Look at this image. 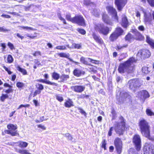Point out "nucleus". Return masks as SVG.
Instances as JSON below:
<instances>
[{
  "label": "nucleus",
  "mask_w": 154,
  "mask_h": 154,
  "mask_svg": "<svg viewBox=\"0 0 154 154\" xmlns=\"http://www.w3.org/2000/svg\"><path fill=\"white\" fill-rule=\"evenodd\" d=\"M1 16L2 17H4L7 18H10L11 17L10 16L4 14H2Z\"/></svg>",
  "instance_id": "69168bd1"
},
{
  "label": "nucleus",
  "mask_w": 154,
  "mask_h": 154,
  "mask_svg": "<svg viewBox=\"0 0 154 154\" xmlns=\"http://www.w3.org/2000/svg\"><path fill=\"white\" fill-rule=\"evenodd\" d=\"M142 71L143 73L146 74H148L150 71L149 68L145 66L142 67Z\"/></svg>",
  "instance_id": "72a5a7b5"
},
{
  "label": "nucleus",
  "mask_w": 154,
  "mask_h": 154,
  "mask_svg": "<svg viewBox=\"0 0 154 154\" xmlns=\"http://www.w3.org/2000/svg\"><path fill=\"white\" fill-rule=\"evenodd\" d=\"M144 21L146 23L151 24L152 21V16L151 12L146 13H145L144 15Z\"/></svg>",
  "instance_id": "dca6fc26"
},
{
  "label": "nucleus",
  "mask_w": 154,
  "mask_h": 154,
  "mask_svg": "<svg viewBox=\"0 0 154 154\" xmlns=\"http://www.w3.org/2000/svg\"><path fill=\"white\" fill-rule=\"evenodd\" d=\"M139 125L143 135L149 138L150 130L148 123L145 120L142 119L140 121Z\"/></svg>",
  "instance_id": "f03ea898"
},
{
  "label": "nucleus",
  "mask_w": 154,
  "mask_h": 154,
  "mask_svg": "<svg viewBox=\"0 0 154 154\" xmlns=\"http://www.w3.org/2000/svg\"><path fill=\"white\" fill-rule=\"evenodd\" d=\"M72 21V23H77L79 25L84 26L85 24L84 20L81 15L75 16Z\"/></svg>",
  "instance_id": "9d476101"
},
{
  "label": "nucleus",
  "mask_w": 154,
  "mask_h": 154,
  "mask_svg": "<svg viewBox=\"0 0 154 154\" xmlns=\"http://www.w3.org/2000/svg\"><path fill=\"white\" fill-rule=\"evenodd\" d=\"M92 36L94 40L98 43L102 44L103 43V41L100 37L95 33H93Z\"/></svg>",
  "instance_id": "a211bd4d"
},
{
  "label": "nucleus",
  "mask_w": 154,
  "mask_h": 154,
  "mask_svg": "<svg viewBox=\"0 0 154 154\" xmlns=\"http://www.w3.org/2000/svg\"><path fill=\"white\" fill-rule=\"evenodd\" d=\"M128 46V44H124L123 45H117V48L118 50H120L124 48H127Z\"/></svg>",
  "instance_id": "4c0bfd02"
},
{
  "label": "nucleus",
  "mask_w": 154,
  "mask_h": 154,
  "mask_svg": "<svg viewBox=\"0 0 154 154\" xmlns=\"http://www.w3.org/2000/svg\"><path fill=\"white\" fill-rule=\"evenodd\" d=\"M57 15V16H58V18L60 19V20L62 21L63 22V23L64 24H66V21L65 20V19L64 18H63L61 17V14L60 13H58Z\"/></svg>",
  "instance_id": "58836bf2"
},
{
  "label": "nucleus",
  "mask_w": 154,
  "mask_h": 154,
  "mask_svg": "<svg viewBox=\"0 0 154 154\" xmlns=\"http://www.w3.org/2000/svg\"><path fill=\"white\" fill-rule=\"evenodd\" d=\"M37 82H42V83H45L47 84H49L51 85H55L56 86H57V84L54 82H52L49 81L48 80H45L43 79H40L39 80H36Z\"/></svg>",
  "instance_id": "5701e85b"
},
{
  "label": "nucleus",
  "mask_w": 154,
  "mask_h": 154,
  "mask_svg": "<svg viewBox=\"0 0 154 154\" xmlns=\"http://www.w3.org/2000/svg\"><path fill=\"white\" fill-rule=\"evenodd\" d=\"M36 86L37 88L39 89L38 90L41 91L42 90L44 89L43 86L41 84H37L36 85Z\"/></svg>",
  "instance_id": "a19ab883"
},
{
  "label": "nucleus",
  "mask_w": 154,
  "mask_h": 154,
  "mask_svg": "<svg viewBox=\"0 0 154 154\" xmlns=\"http://www.w3.org/2000/svg\"><path fill=\"white\" fill-rule=\"evenodd\" d=\"M106 9L108 12L112 15V18H114L115 21L118 22V17L116 10L113 7L110 6H107Z\"/></svg>",
  "instance_id": "9b49d317"
},
{
  "label": "nucleus",
  "mask_w": 154,
  "mask_h": 154,
  "mask_svg": "<svg viewBox=\"0 0 154 154\" xmlns=\"http://www.w3.org/2000/svg\"><path fill=\"white\" fill-rule=\"evenodd\" d=\"M114 144L118 154H120L122 149V142L120 138H117L114 140Z\"/></svg>",
  "instance_id": "6e6552de"
},
{
  "label": "nucleus",
  "mask_w": 154,
  "mask_h": 154,
  "mask_svg": "<svg viewBox=\"0 0 154 154\" xmlns=\"http://www.w3.org/2000/svg\"><path fill=\"white\" fill-rule=\"evenodd\" d=\"M102 20L106 24L112 26V23L110 20L107 15L106 14H103L102 15Z\"/></svg>",
  "instance_id": "f3484780"
},
{
  "label": "nucleus",
  "mask_w": 154,
  "mask_h": 154,
  "mask_svg": "<svg viewBox=\"0 0 154 154\" xmlns=\"http://www.w3.org/2000/svg\"><path fill=\"white\" fill-rule=\"evenodd\" d=\"M140 83L136 79H132L129 80L128 83V85L129 88L133 91L136 87H139L140 86Z\"/></svg>",
  "instance_id": "423d86ee"
},
{
  "label": "nucleus",
  "mask_w": 154,
  "mask_h": 154,
  "mask_svg": "<svg viewBox=\"0 0 154 154\" xmlns=\"http://www.w3.org/2000/svg\"><path fill=\"white\" fill-rule=\"evenodd\" d=\"M111 113L112 114V120H113L115 119L116 117V112L113 109Z\"/></svg>",
  "instance_id": "3c124183"
},
{
  "label": "nucleus",
  "mask_w": 154,
  "mask_h": 154,
  "mask_svg": "<svg viewBox=\"0 0 154 154\" xmlns=\"http://www.w3.org/2000/svg\"><path fill=\"white\" fill-rule=\"evenodd\" d=\"M8 45L10 48L12 50L14 49V46L10 42H8Z\"/></svg>",
  "instance_id": "13d9d810"
},
{
  "label": "nucleus",
  "mask_w": 154,
  "mask_h": 154,
  "mask_svg": "<svg viewBox=\"0 0 154 154\" xmlns=\"http://www.w3.org/2000/svg\"><path fill=\"white\" fill-rule=\"evenodd\" d=\"M119 36L114 32H113L110 35L109 39L111 42L116 40Z\"/></svg>",
  "instance_id": "a878e982"
},
{
  "label": "nucleus",
  "mask_w": 154,
  "mask_h": 154,
  "mask_svg": "<svg viewBox=\"0 0 154 154\" xmlns=\"http://www.w3.org/2000/svg\"><path fill=\"white\" fill-rule=\"evenodd\" d=\"M71 88L75 92L77 93H81L84 91L85 87L84 86L75 85L71 87Z\"/></svg>",
  "instance_id": "4468645a"
},
{
  "label": "nucleus",
  "mask_w": 154,
  "mask_h": 154,
  "mask_svg": "<svg viewBox=\"0 0 154 154\" xmlns=\"http://www.w3.org/2000/svg\"><path fill=\"white\" fill-rule=\"evenodd\" d=\"M95 30L99 33L104 35H107L111 30L109 28L105 26L103 23H98L95 25L94 26Z\"/></svg>",
  "instance_id": "20e7f679"
},
{
  "label": "nucleus",
  "mask_w": 154,
  "mask_h": 154,
  "mask_svg": "<svg viewBox=\"0 0 154 154\" xmlns=\"http://www.w3.org/2000/svg\"><path fill=\"white\" fill-rule=\"evenodd\" d=\"M78 110H79V112H80L82 114L84 115H86V113L82 109L79 108Z\"/></svg>",
  "instance_id": "6e6d98bb"
},
{
  "label": "nucleus",
  "mask_w": 154,
  "mask_h": 154,
  "mask_svg": "<svg viewBox=\"0 0 154 154\" xmlns=\"http://www.w3.org/2000/svg\"><path fill=\"white\" fill-rule=\"evenodd\" d=\"M132 142L137 151H139L141 147V140L139 135H135L133 137Z\"/></svg>",
  "instance_id": "0eeeda50"
},
{
  "label": "nucleus",
  "mask_w": 154,
  "mask_h": 154,
  "mask_svg": "<svg viewBox=\"0 0 154 154\" xmlns=\"http://www.w3.org/2000/svg\"><path fill=\"white\" fill-rule=\"evenodd\" d=\"M88 59L89 60V61L91 62L92 63L97 64L98 63V61L93 60L90 58H88Z\"/></svg>",
  "instance_id": "4d7b16f0"
},
{
  "label": "nucleus",
  "mask_w": 154,
  "mask_h": 154,
  "mask_svg": "<svg viewBox=\"0 0 154 154\" xmlns=\"http://www.w3.org/2000/svg\"><path fill=\"white\" fill-rule=\"evenodd\" d=\"M41 91L38 90H36L33 94V97L36 96L37 94H39L41 93Z\"/></svg>",
  "instance_id": "680f3d73"
},
{
  "label": "nucleus",
  "mask_w": 154,
  "mask_h": 154,
  "mask_svg": "<svg viewBox=\"0 0 154 154\" xmlns=\"http://www.w3.org/2000/svg\"><path fill=\"white\" fill-rule=\"evenodd\" d=\"M17 143L18 144V146L21 148L26 147L28 145L27 143L22 141H19Z\"/></svg>",
  "instance_id": "c85d7f7f"
},
{
  "label": "nucleus",
  "mask_w": 154,
  "mask_h": 154,
  "mask_svg": "<svg viewBox=\"0 0 154 154\" xmlns=\"http://www.w3.org/2000/svg\"><path fill=\"white\" fill-rule=\"evenodd\" d=\"M127 56V53H123L120 54V56L119 57V61H121L123 59L126 58Z\"/></svg>",
  "instance_id": "e433bc0d"
},
{
  "label": "nucleus",
  "mask_w": 154,
  "mask_h": 154,
  "mask_svg": "<svg viewBox=\"0 0 154 154\" xmlns=\"http://www.w3.org/2000/svg\"><path fill=\"white\" fill-rule=\"evenodd\" d=\"M74 47L75 48L79 49L81 48V45L80 44H74Z\"/></svg>",
  "instance_id": "338daca9"
},
{
  "label": "nucleus",
  "mask_w": 154,
  "mask_h": 154,
  "mask_svg": "<svg viewBox=\"0 0 154 154\" xmlns=\"http://www.w3.org/2000/svg\"><path fill=\"white\" fill-rule=\"evenodd\" d=\"M58 55L61 57H65L68 58L69 57V54H66L65 53H59Z\"/></svg>",
  "instance_id": "ea45409f"
},
{
  "label": "nucleus",
  "mask_w": 154,
  "mask_h": 154,
  "mask_svg": "<svg viewBox=\"0 0 154 154\" xmlns=\"http://www.w3.org/2000/svg\"><path fill=\"white\" fill-rule=\"evenodd\" d=\"M89 97V95H86L85 94H83L81 95L80 96H79V97L80 98H88Z\"/></svg>",
  "instance_id": "052dcab7"
},
{
  "label": "nucleus",
  "mask_w": 154,
  "mask_h": 154,
  "mask_svg": "<svg viewBox=\"0 0 154 154\" xmlns=\"http://www.w3.org/2000/svg\"><path fill=\"white\" fill-rule=\"evenodd\" d=\"M130 97V96L128 93L125 91L121 92L120 93L119 97V99H117L119 101L118 104L122 103L125 99H129Z\"/></svg>",
  "instance_id": "f8f14e48"
},
{
  "label": "nucleus",
  "mask_w": 154,
  "mask_h": 154,
  "mask_svg": "<svg viewBox=\"0 0 154 154\" xmlns=\"http://www.w3.org/2000/svg\"><path fill=\"white\" fill-rule=\"evenodd\" d=\"M16 151L21 154H31L28 152L27 150L26 149H16Z\"/></svg>",
  "instance_id": "7c9ffc66"
},
{
  "label": "nucleus",
  "mask_w": 154,
  "mask_h": 154,
  "mask_svg": "<svg viewBox=\"0 0 154 154\" xmlns=\"http://www.w3.org/2000/svg\"><path fill=\"white\" fill-rule=\"evenodd\" d=\"M8 97V95L7 94H3L1 97V100L2 101H4Z\"/></svg>",
  "instance_id": "09e8293b"
},
{
  "label": "nucleus",
  "mask_w": 154,
  "mask_h": 154,
  "mask_svg": "<svg viewBox=\"0 0 154 154\" xmlns=\"http://www.w3.org/2000/svg\"><path fill=\"white\" fill-rule=\"evenodd\" d=\"M101 147L102 148H103L104 149V150H106V140L105 139H103V140L102 143Z\"/></svg>",
  "instance_id": "79ce46f5"
},
{
  "label": "nucleus",
  "mask_w": 154,
  "mask_h": 154,
  "mask_svg": "<svg viewBox=\"0 0 154 154\" xmlns=\"http://www.w3.org/2000/svg\"><path fill=\"white\" fill-rule=\"evenodd\" d=\"M55 48L57 49L64 50L66 49V47L64 45L58 46L56 47Z\"/></svg>",
  "instance_id": "49530a36"
},
{
  "label": "nucleus",
  "mask_w": 154,
  "mask_h": 154,
  "mask_svg": "<svg viewBox=\"0 0 154 154\" xmlns=\"http://www.w3.org/2000/svg\"><path fill=\"white\" fill-rule=\"evenodd\" d=\"M69 78V76L67 75L63 74L60 77V82H64L67 81Z\"/></svg>",
  "instance_id": "bb28decb"
},
{
  "label": "nucleus",
  "mask_w": 154,
  "mask_h": 154,
  "mask_svg": "<svg viewBox=\"0 0 154 154\" xmlns=\"http://www.w3.org/2000/svg\"><path fill=\"white\" fill-rule=\"evenodd\" d=\"M64 105L67 108H69L74 106L73 101L70 99H69L65 102Z\"/></svg>",
  "instance_id": "b1692460"
},
{
  "label": "nucleus",
  "mask_w": 154,
  "mask_h": 154,
  "mask_svg": "<svg viewBox=\"0 0 154 154\" xmlns=\"http://www.w3.org/2000/svg\"><path fill=\"white\" fill-rule=\"evenodd\" d=\"M146 41L152 48H154V41L148 36H146Z\"/></svg>",
  "instance_id": "cd10ccee"
},
{
  "label": "nucleus",
  "mask_w": 154,
  "mask_h": 154,
  "mask_svg": "<svg viewBox=\"0 0 154 154\" xmlns=\"http://www.w3.org/2000/svg\"><path fill=\"white\" fill-rule=\"evenodd\" d=\"M80 60L82 63L85 65H90V64H89L88 62L85 60V58L83 57H81Z\"/></svg>",
  "instance_id": "c9c22d12"
},
{
  "label": "nucleus",
  "mask_w": 154,
  "mask_h": 154,
  "mask_svg": "<svg viewBox=\"0 0 154 154\" xmlns=\"http://www.w3.org/2000/svg\"><path fill=\"white\" fill-rule=\"evenodd\" d=\"M12 136L19 135V134L16 132V131H11L10 134Z\"/></svg>",
  "instance_id": "864d4df0"
},
{
  "label": "nucleus",
  "mask_w": 154,
  "mask_h": 154,
  "mask_svg": "<svg viewBox=\"0 0 154 154\" xmlns=\"http://www.w3.org/2000/svg\"><path fill=\"white\" fill-rule=\"evenodd\" d=\"M149 4L152 6H154V0H147Z\"/></svg>",
  "instance_id": "bf43d9fd"
},
{
  "label": "nucleus",
  "mask_w": 154,
  "mask_h": 154,
  "mask_svg": "<svg viewBox=\"0 0 154 154\" xmlns=\"http://www.w3.org/2000/svg\"><path fill=\"white\" fill-rule=\"evenodd\" d=\"M138 29L141 31H143L145 29L144 26L142 25L139 26L138 27Z\"/></svg>",
  "instance_id": "5fc2aeb1"
},
{
  "label": "nucleus",
  "mask_w": 154,
  "mask_h": 154,
  "mask_svg": "<svg viewBox=\"0 0 154 154\" xmlns=\"http://www.w3.org/2000/svg\"><path fill=\"white\" fill-rule=\"evenodd\" d=\"M146 112L147 116H154V112H153L151 109H147Z\"/></svg>",
  "instance_id": "f704fd0d"
},
{
  "label": "nucleus",
  "mask_w": 154,
  "mask_h": 154,
  "mask_svg": "<svg viewBox=\"0 0 154 154\" xmlns=\"http://www.w3.org/2000/svg\"><path fill=\"white\" fill-rule=\"evenodd\" d=\"M73 73L75 76L79 77L82 75H84L85 73V72L83 70L76 68L74 70Z\"/></svg>",
  "instance_id": "6ab92c4d"
},
{
  "label": "nucleus",
  "mask_w": 154,
  "mask_h": 154,
  "mask_svg": "<svg viewBox=\"0 0 154 154\" xmlns=\"http://www.w3.org/2000/svg\"><path fill=\"white\" fill-rule=\"evenodd\" d=\"M7 60L8 62L9 63H12L13 61V57L10 55H9L8 56Z\"/></svg>",
  "instance_id": "de8ad7c7"
},
{
  "label": "nucleus",
  "mask_w": 154,
  "mask_h": 154,
  "mask_svg": "<svg viewBox=\"0 0 154 154\" xmlns=\"http://www.w3.org/2000/svg\"><path fill=\"white\" fill-rule=\"evenodd\" d=\"M66 20L68 21H70L72 22V21L73 20V17L71 18V15L69 14L66 15Z\"/></svg>",
  "instance_id": "37998d69"
},
{
  "label": "nucleus",
  "mask_w": 154,
  "mask_h": 154,
  "mask_svg": "<svg viewBox=\"0 0 154 154\" xmlns=\"http://www.w3.org/2000/svg\"><path fill=\"white\" fill-rule=\"evenodd\" d=\"M125 41L131 43L134 39V37L130 33H128L125 37Z\"/></svg>",
  "instance_id": "4be33fe9"
},
{
  "label": "nucleus",
  "mask_w": 154,
  "mask_h": 154,
  "mask_svg": "<svg viewBox=\"0 0 154 154\" xmlns=\"http://www.w3.org/2000/svg\"><path fill=\"white\" fill-rule=\"evenodd\" d=\"M52 76L53 78L56 80H57L60 77L58 73L55 72L52 73Z\"/></svg>",
  "instance_id": "473e14b6"
},
{
  "label": "nucleus",
  "mask_w": 154,
  "mask_h": 154,
  "mask_svg": "<svg viewBox=\"0 0 154 154\" xmlns=\"http://www.w3.org/2000/svg\"><path fill=\"white\" fill-rule=\"evenodd\" d=\"M84 4L86 5H94V3L93 2H90V0H84Z\"/></svg>",
  "instance_id": "c03bdc74"
},
{
  "label": "nucleus",
  "mask_w": 154,
  "mask_h": 154,
  "mask_svg": "<svg viewBox=\"0 0 154 154\" xmlns=\"http://www.w3.org/2000/svg\"><path fill=\"white\" fill-rule=\"evenodd\" d=\"M122 26L124 28H126L129 25V23L128 19L125 16L122 18Z\"/></svg>",
  "instance_id": "aec40b11"
},
{
  "label": "nucleus",
  "mask_w": 154,
  "mask_h": 154,
  "mask_svg": "<svg viewBox=\"0 0 154 154\" xmlns=\"http://www.w3.org/2000/svg\"><path fill=\"white\" fill-rule=\"evenodd\" d=\"M56 99L60 102L62 101L63 99L62 97L59 95L56 96Z\"/></svg>",
  "instance_id": "603ef678"
},
{
  "label": "nucleus",
  "mask_w": 154,
  "mask_h": 154,
  "mask_svg": "<svg viewBox=\"0 0 154 154\" xmlns=\"http://www.w3.org/2000/svg\"><path fill=\"white\" fill-rule=\"evenodd\" d=\"M63 135L67 137L68 139L69 140H71L72 139V137L69 133H67L63 134Z\"/></svg>",
  "instance_id": "a18cd8bd"
},
{
  "label": "nucleus",
  "mask_w": 154,
  "mask_h": 154,
  "mask_svg": "<svg viewBox=\"0 0 154 154\" xmlns=\"http://www.w3.org/2000/svg\"><path fill=\"white\" fill-rule=\"evenodd\" d=\"M119 36L123 34L124 31L120 27H118L116 29L114 32Z\"/></svg>",
  "instance_id": "393cba45"
},
{
  "label": "nucleus",
  "mask_w": 154,
  "mask_h": 154,
  "mask_svg": "<svg viewBox=\"0 0 154 154\" xmlns=\"http://www.w3.org/2000/svg\"><path fill=\"white\" fill-rule=\"evenodd\" d=\"M119 119L121 120L120 122H116L114 126L116 132L120 135L123 134L125 130V124L124 118L122 116L120 117Z\"/></svg>",
  "instance_id": "7ed1b4c3"
},
{
  "label": "nucleus",
  "mask_w": 154,
  "mask_h": 154,
  "mask_svg": "<svg viewBox=\"0 0 154 154\" xmlns=\"http://www.w3.org/2000/svg\"><path fill=\"white\" fill-rule=\"evenodd\" d=\"M33 55L35 56H36L39 55H41V53L40 51H36L33 54Z\"/></svg>",
  "instance_id": "774afa93"
},
{
  "label": "nucleus",
  "mask_w": 154,
  "mask_h": 154,
  "mask_svg": "<svg viewBox=\"0 0 154 154\" xmlns=\"http://www.w3.org/2000/svg\"><path fill=\"white\" fill-rule=\"evenodd\" d=\"M78 31L79 33L83 35L85 34L86 33L85 31L82 29H79Z\"/></svg>",
  "instance_id": "e2e57ef3"
},
{
  "label": "nucleus",
  "mask_w": 154,
  "mask_h": 154,
  "mask_svg": "<svg viewBox=\"0 0 154 154\" xmlns=\"http://www.w3.org/2000/svg\"><path fill=\"white\" fill-rule=\"evenodd\" d=\"M127 0H115V3L118 10L121 11L127 3Z\"/></svg>",
  "instance_id": "ddd939ff"
},
{
  "label": "nucleus",
  "mask_w": 154,
  "mask_h": 154,
  "mask_svg": "<svg viewBox=\"0 0 154 154\" xmlns=\"http://www.w3.org/2000/svg\"><path fill=\"white\" fill-rule=\"evenodd\" d=\"M7 128L8 129L11 130L13 131H15L17 128L16 125L12 124H10L7 125Z\"/></svg>",
  "instance_id": "2f4dec72"
},
{
  "label": "nucleus",
  "mask_w": 154,
  "mask_h": 154,
  "mask_svg": "<svg viewBox=\"0 0 154 154\" xmlns=\"http://www.w3.org/2000/svg\"><path fill=\"white\" fill-rule=\"evenodd\" d=\"M17 70L22 72L23 75L27 74V72L26 69L21 68L19 66H17Z\"/></svg>",
  "instance_id": "c756f323"
},
{
  "label": "nucleus",
  "mask_w": 154,
  "mask_h": 154,
  "mask_svg": "<svg viewBox=\"0 0 154 154\" xmlns=\"http://www.w3.org/2000/svg\"><path fill=\"white\" fill-rule=\"evenodd\" d=\"M150 55V53L148 50L144 49L140 50L137 55V59H144L149 58Z\"/></svg>",
  "instance_id": "39448f33"
},
{
  "label": "nucleus",
  "mask_w": 154,
  "mask_h": 154,
  "mask_svg": "<svg viewBox=\"0 0 154 154\" xmlns=\"http://www.w3.org/2000/svg\"><path fill=\"white\" fill-rule=\"evenodd\" d=\"M134 34L135 35L134 39L136 40H141L143 39V37L141 33L137 31L136 30V31L134 32Z\"/></svg>",
  "instance_id": "412c9836"
},
{
  "label": "nucleus",
  "mask_w": 154,
  "mask_h": 154,
  "mask_svg": "<svg viewBox=\"0 0 154 154\" xmlns=\"http://www.w3.org/2000/svg\"><path fill=\"white\" fill-rule=\"evenodd\" d=\"M17 87L19 88H21L24 86V84L23 83L21 82H18L16 84Z\"/></svg>",
  "instance_id": "8fccbe9b"
},
{
  "label": "nucleus",
  "mask_w": 154,
  "mask_h": 154,
  "mask_svg": "<svg viewBox=\"0 0 154 154\" xmlns=\"http://www.w3.org/2000/svg\"><path fill=\"white\" fill-rule=\"evenodd\" d=\"M138 97L141 99L144 100L146 98H148L149 95L147 91L143 90L138 93Z\"/></svg>",
  "instance_id": "2eb2a0df"
},
{
  "label": "nucleus",
  "mask_w": 154,
  "mask_h": 154,
  "mask_svg": "<svg viewBox=\"0 0 154 154\" xmlns=\"http://www.w3.org/2000/svg\"><path fill=\"white\" fill-rule=\"evenodd\" d=\"M136 62V60L134 58H130L127 61L120 64L118 69L119 72L121 73L125 72L128 73L133 72L135 69L134 63Z\"/></svg>",
  "instance_id": "f257e3e1"
},
{
  "label": "nucleus",
  "mask_w": 154,
  "mask_h": 154,
  "mask_svg": "<svg viewBox=\"0 0 154 154\" xmlns=\"http://www.w3.org/2000/svg\"><path fill=\"white\" fill-rule=\"evenodd\" d=\"M113 130V127H111L110 129L109 130V131L108 132V135L109 136H111L112 134V131Z\"/></svg>",
  "instance_id": "0e129e2a"
},
{
  "label": "nucleus",
  "mask_w": 154,
  "mask_h": 154,
  "mask_svg": "<svg viewBox=\"0 0 154 154\" xmlns=\"http://www.w3.org/2000/svg\"><path fill=\"white\" fill-rule=\"evenodd\" d=\"M144 154H154V147L151 144H146L143 149Z\"/></svg>",
  "instance_id": "1a4fd4ad"
}]
</instances>
